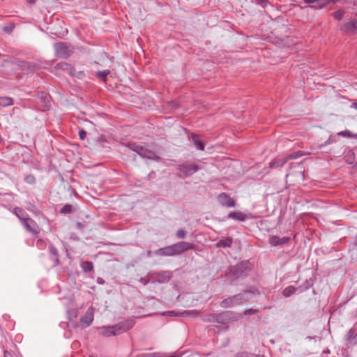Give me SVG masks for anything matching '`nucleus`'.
I'll list each match as a JSON object with an SVG mask.
<instances>
[{"instance_id":"obj_1","label":"nucleus","mask_w":357,"mask_h":357,"mask_svg":"<svg viewBox=\"0 0 357 357\" xmlns=\"http://www.w3.org/2000/svg\"><path fill=\"white\" fill-rule=\"evenodd\" d=\"M255 294H259L258 290L255 289L243 290L239 294L224 298L220 302V306L223 308L234 307L248 301Z\"/></svg>"},{"instance_id":"obj_2","label":"nucleus","mask_w":357,"mask_h":357,"mask_svg":"<svg viewBox=\"0 0 357 357\" xmlns=\"http://www.w3.org/2000/svg\"><path fill=\"white\" fill-rule=\"evenodd\" d=\"M130 150L136 152L141 158L152 160H159L160 158L154 151L147 149L136 143H128L126 144Z\"/></svg>"},{"instance_id":"obj_3","label":"nucleus","mask_w":357,"mask_h":357,"mask_svg":"<svg viewBox=\"0 0 357 357\" xmlns=\"http://www.w3.org/2000/svg\"><path fill=\"white\" fill-rule=\"evenodd\" d=\"M55 55L59 58L66 59L73 53L74 48L70 44L64 42H59L54 44Z\"/></svg>"},{"instance_id":"obj_4","label":"nucleus","mask_w":357,"mask_h":357,"mask_svg":"<svg viewBox=\"0 0 357 357\" xmlns=\"http://www.w3.org/2000/svg\"><path fill=\"white\" fill-rule=\"evenodd\" d=\"M242 314L233 311H224L218 313V323L220 324H227L229 322L237 321L241 319Z\"/></svg>"},{"instance_id":"obj_5","label":"nucleus","mask_w":357,"mask_h":357,"mask_svg":"<svg viewBox=\"0 0 357 357\" xmlns=\"http://www.w3.org/2000/svg\"><path fill=\"white\" fill-rule=\"evenodd\" d=\"M199 169V167L196 164H189L187 162L180 164L178 166V171L180 175L188 177L192 176Z\"/></svg>"},{"instance_id":"obj_6","label":"nucleus","mask_w":357,"mask_h":357,"mask_svg":"<svg viewBox=\"0 0 357 357\" xmlns=\"http://www.w3.org/2000/svg\"><path fill=\"white\" fill-rule=\"evenodd\" d=\"M135 324L133 319H127L113 325V326L116 335H118L132 328Z\"/></svg>"},{"instance_id":"obj_7","label":"nucleus","mask_w":357,"mask_h":357,"mask_svg":"<svg viewBox=\"0 0 357 357\" xmlns=\"http://www.w3.org/2000/svg\"><path fill=\"white\" fill-rule=\"evenodd\" d=\"M346 346H354L357 344V324L347 332L344 336Z\"/></svg>"},{"instance_id":"obj_8","label":"nucleus","mask_w":357,"mask_h":357,"mask_svg":"<svg viewBox=\"0 0 357 357\" xmlns=\"http://www.w3.org/2000/svg\"><path fill=\"white\" fill-rule=\"evenodd\" d=\"M175 255H180L185 251L192 250L195 248V244L192 243L181 241L172 245Z\"/></svg>"},{"instance_id":"obj_9","label":"nucleus","mask_w":357,"mask_h":357,"mask_svg":"<svg viewBox=\"0 0 357 357\" xmlns=\"http://www.w3.org/2000/svg\"><path fill=\"white\" fill-rule=\"evenodd\" d=\"M248 269L247 262H241L230 268V273L236 278L243 276L246 273Z\"/></svg>"},{"instance_id":"obj_10","label":"nucleus","mask_w":357,"mask_h":357,"mask_svg":"<svg viewBox=\"0 0 357 357\" xmlns=\"http://www.w3.org/2000/svg\"><path fill=\"white\" fill-rule=\"evenodd\" d=\"M218 201L219 204L225 207L230 208V207H234L236 202L235 201L230 197L229 195H227L225 192L220 193L218 197Z\"/></svg>"},{"instance_id":"obj_11","label":"nucleus","mask_w":357,"mask_h":357,"mask_svg":"<svg viewBox=\"0 0 357 357\" xmlns=\"http://www.w3.org/2000/svg\"><path fill=\"white\" fill-rule=\"evenodd\" d=\"M93 310L92 307L88 308L85 314L80 319V324L83 328L89 327L93 321Z\"/></svg>"},{"instance_id":"obj_12","label":"nucleus","mask_w":357,"mask_h":357,"mask_svg":"<svg viewBox=\"0 0 357 357\" xmlns=\"http://www.w3.org/2000/svg\"><path fill=\"white\" fill-rule=\"evenodd\" d=\"M341 30L349 34H357V19H353L344 23Z\"/></svg>"},{"instance_id":"obj_13","label":"nucleus","mask_w":357,"mask_h":357,"mask_svg":"<svg viewBox=\"0 0 357 357\" xmlns=\"http://www.w3.org/2000/svg\"><path fill=\"white\" fill-rule=\"evenodd\" d=\"M22 224L28 231L33 234H38L37 224L31 218H23Z\"/></svg>"},{"instance_id":"obj_14","label":"nucleus","mask_w":357,"mask_h":357,"mask_svg":"<svg viewBox=\"0 0 357 357\" xmlns=\"http://www.w3.org/2000/svg\"><path fill=\"white\" fill-rule=\"evenodd\" d=\"M290 237L283 236L280 237L278 236H273L269 239V243L272 246H279L287 244L289 242Z\"/></svg>"},{"instance_id":"obj_15","label":"nucleus","mask_w":357,"mask_h":357,"mask_svg":"<svg viewBox=\"0 0 357 357\" xmlns=\"http://www.w3.org/2000/svg\"><path fill=\"white\" fill-rule=\"evenodd\" d=\"M155 281L159 284L168 282L172 278V273L169 271H165L155 274Z\"/></svg>"},{"instance_id":"obj_16","label":"nucleus","mask_w":357,"mask_h":357,"mask_svg":"<svg viewBox=\"0 0 357 357\" xmlns=\"http://www.w3.org/2000/svg\"><path fill=\"white\" fill-rule=\"evenodd\" d=\"M56 70H59L68 73L69 75H74L75 69L73 66L65 61L60 62L56 64L54 66Z\"/></svg>"},{"instance_id":"obj_17","label":"nucleus","mask_w":357,"mask_h":357,"mask_svg":"<svg viewBox=\"0 0 357 357\" xmlns=\"http://www.w3.org/2000/svg\"><path fill=\"white\" fill-rule=\"evenodd\" d=\"M155 255L158 256H174L175 255V253L172 245L156 250L155 251Z\"/></svg>"},{"instance_id":"obj_18","label":"nucleus","mask_w":357,"mask_h":357,"mask_svg":"<svg viewBox=\"0 0 357 357\" xmlns=\"http://www.w3.org/2000/svg\"><path fill=\"white\" fill-rule=\"evenodd\" d=\"M326 0H304V3L310 5L313 9H323L326 7Z\"/></svg>"},{"instance_id":"obj_19","label":"nucleus","mask_w":357,"mask_h":357,"mask_svg":"<svg viewBox=\"0 0 357 357\" xmlns=\"http://www.w3.org/2000/svg\"><path fill=\"white\" fill-rule=\"evenodd\" d=\"M49 252H50V257L51 260L54 261V266H58L60 264L59 258V252L57 249L53 245H50L49 246Z\"/></svg>"},{"instance_id":"obj_20","label":"nucleus","mask_w":357,"mask_h":357,"mask_svg":"<svg viewBox=\"0 0 357 357\" xmlns=\"http://www.w3.org/2000/svg\"><path fill=\"white\" fill-rule=\"evenodd\" d=\"M228 218L244 222L248 218V216L241 211H233L228 214Z\"/></svg>"},{"instance_id":"obj_21","label":"nucleus","mask_w":357,"mask_h":357,"mask_svg":"<svg viewBox=\"0 0 357 357\" xmlns=\"http://www.w3.org/2000/svg\"><path fill=\"white\" fill-rule=\"evenodd\" d=\"M192 141L195 145V146L201 151L204 150V142L199 139V136L195 133H192L191 135Z\"/></svg>"},{"instance_id":"obj_22","label":"nucleus","mask_w":357,"mask_h":357,"mask_svg":"<svg viewBox=\"0 0 357 357\" xmlns=\"http://www.w3.org/2000/svg\"><path fill=\"white\" fill-rule=\"evenodd\" d=\"M287 162V158H275L270 162L269 167L271 169H275L283 166Z\"/></svg>"},{"instance_id":"obj_23","label":"nucleus","mask_w":357,"mask_h":357,"mask_svg":"<svg viewBox=\"0 0 357 357\" xmlns=\"http://www.w3.org/2000/svg\"><path fill=\"white\" fill-rule=\"evenodd\" d=\"M101 334L103 336L105 337H110L112 335H116L114 326H104L102 328Z\"/></svg>"},{"instance_id":"obj_24","label":"nucleus","mask_w":357,"mask_h":357,"mask_svg":"<svg viewBox=\"0 0 357 357\" xmlns=\"http://www.w3.org/2000/svg\"><path fill=\"white\" fill-rule=\"evenodd\" d=\"M40 68V63L38 62L27 61L26 72L33 73Z\"/></svg>"},{"instance_id":"obj_25","label":"nucleus","mask_w":357,"mask_h":357,"mask_svg":"<svg viewBox=\"0 0 357 357\" xmlns=\"http://www.w3.org/2000/svg\"><path fill=\"white\" fill-rule=\"evenodd\" d=\"M81 268L84 272H91L93 269V264L92 261H84L81 264Z\"/></svg>"},{"instance_id":"obj_26","label":"nucleus","mask_w":357,"mask_h":357,"mask_svg":"<svg viewBox=\"0 0 357 357\" xmlns=\"http://www.w3.org/2000/svg\"><path fill=\"white\" fill-rule=\"evenodd\" d=\"M13 103V99L10 97H0V105L2 107L10 106Z\"/></svg>"},{"instance_id":"obj_27","label":"nucleus","mask_w":357,"mask_h":357,"mask_svg":"<svg viewBox=\"0 0 357 357\" xmlns=\"http://www.w3.org/2000/svg\"><path fill=\"white\" fill-rule=\"evenodd\" d=\"M233 241L231 238H227L225 240H221L220 241L217 246L218 247H222V248H230L232 245Z\"/></svg>"},{"instance_id":"obj_28","label":"nucleus","mask_w":357,"mask_h":357,"mask_svg":"<svg viewBox=\"0 0 357 357\" xmlns=\"http://www.w3.org/2000/svg\"><path fill=\"white\" fill-rule=\"evenodd\" d=\"M109 73L110 70L107 69L102 71H98L96 73V77L105 82L107 81V77Z\"/></svg>"},{"instance_id":"obj_29","label":"nucleus","mask_w":357,"mask_h":357,"mask_svg":"<svg viewBox=\"0 0 357 357\" xmlns=\"http://www.w3.org/2000/svg\"><path fill=\"white\" fill-rule=\"evenodd\" d=\"M296 289L297 288L294 286H289L283 290L282 295L287 298L289 297L296 291Z\"/></svg>"},{"instance_id":"obj_30","label":"nucleus","mask_w":357,"mask_h":357,"mask_svg":"<svg viewBox=\"0 0 357 357\" xmlns=\"http://www.w3.org/2000/svg\"><path fill=\"white\" fill-rule=\"evenodd\" d=\"M218 316V313H212L207 316H206L204 318H203V321L208 323H218V318L216 317Z\"/></svg>"},{"instance_id":"obj_31","label":"nucleus","mask_w":357,"mask_h":357,"mask_svg":"<svg viewBox=\"0 0 357 357\" xmlns=\"http://www.w3.org/2000/svg\"><path fill=\"white\" fill-rule=\"evenodd\" d=\"M15 65L22 71H26L27 61L16 59L14 62Z\"/></svg>"},{"instance_id":"obj_32","label":"nucleus","mask_w":357,"mask_h":357,"mask_svg":"<svg viewBox=\"0 0 357 357\" xmlns=\"http://www.w3.org/2000/svg\"><path fill=\"white\" fill-rule=\"evenodd\" d=\"M345 13V11L344 10L340 9L335 12H334L332 15L335 20H341Z\"/></svg>"},{"instance_id":"obj_33","label":"nucleus","mask_w":357,"mask_h":357,"mask_svg":"<svg viewBox=\"0 0 357 357\" xmlns=\"http://www.w3.org/2000/svg\"><path fill=\"white\" fill-rule=\"evenodd\" d=\"M15 29V24L14 23H10L8 25L3 27V31L8 33L10 34Z\"/></svg>"},{"instance_id":"obj_34","label":"nucleus","mask_w":357,"mask_h":357,"mask_svg":"<svg viewBox=\"0 0 357 357\" xmlns=\"http://www.w3.org/2000/svg\"><path fill=\"white\" fill-rule=\"evenodd\" d=\"M60 213H63V214H70L72 213V206L70 204H66L64 205L61 211H60Z\"/></svg>"},{"instance_id":"obj_35","label":"nucleus","mask_w":357,"mask_h":357,"mask_svg":"<svg viewBox=\"0 0 357 357\" xmlns=\"http://www.w3.org/2000/svg\"><path fill=\"white\" fill-rule=\"evenodd\" d=\"M24 180L28 184H33L36 183V178L32 174L25 176Z\"/></svg>"},{"instance_id":"obj_36","label":"nucleus","mask_w":357,"mask_h":357,"mask_svg":"<svg viewBox=\"0 0 357 357\" xmlns=\"http://www.w3.org/2000/svg\"><path fill=\"white\" fill-rule=\"evenodd\" d=\"M136 357H160L158 353H144L138 354Z\"/></svg>"},{"instance_id":"obj_37","label":"nucleus","mask_w":357,"mask_h":357,"mask_svg":"<svg viewBox=\"0 0 357 357\" xmlns=\"http://www.w3.org/2000/svg\"><path fill=\"white\" fill-rule=\"evenodd\" d=\"M70 75L73 76V77H76L77 78L82 79L85 77V73L84 71L80 70V71L77 72L75 70L74 75Z\"/></svg>"},{"instance_id":"obj_38","label":"nucleus","mask_w":357,"mask_h":357,"mask_svg":"<svg viewBox=\"0 0 357 357\" xmlns=\"http://www.w3.org/2000/svg\"><path fill=\"white\" fill-rule=\"evenodd\" d=\"M301 155H302L301 152L298 151V152H294L293 153L289 154L286 158L288 160H291V159L298 158L301 157Z\"/></svg>"},{"instance_id":"obj_39","label":"nucleus","mask_w":357,"mask_h":357,"mask_svg":"<svg viewBox=\"0 0 357 357\" xmlns=\"http://www.w3.org/2000/svg\"><path fill=\"white\" fill-rule=\"evenodd\" d=\"M257 312H258V310L250 308V309L245 310L243 312V314L248 316V315L255 314Z\"/></svg>"},{"instance_id":"obj_40","label":"nucleus","mask_w":357,"mask_h":357,"mask_svg":"<svg viewBox=\"0 0 357 357\" xmlns=\"http://www.w3.org/2000/svg\"><path fill=\"white\" fill-rule=\"evenodd\" d=\"M14 211L16 215L22 220L23 218H22L21 216L24 213V210L20 207H16L15 208Z\"/></svg>"},{"instance_id":"obj_41","label":"nucleus","mask_w":357,"mask_h":357,"mask_svg":"<svg viewBox=\"0 0 357 357\" xmlns=\"http://www.w3.org/2000/svg\"><path fill=\"white\" fill-rule=\"evenodd\" d=\"M185 235H186V231L185 230H183V229H179L176 232V236L178 238H184Z\"/></svg>"},{"instance_id":"obj_42","label":"nucleus","mask_w":357,"mask_h":357,"mask_svg":"<svg viewBox=\"0 0 357 357\" xmlns=\"http://www.w3.org/2000/svg\"><path fill=\"white\" fill-rule=\"evenodd\" d=\"M338 135L351 137L352 133L349 130H344V131L340 132L338 133Z\"/></svg>"},{"instance_id":"obj_43","label":"nucleus","mask_w":357,"mask_h":357,"mask_svg":"<svg viewBox=\"0 0 357 357\" xmlns=\"http://www.w3.org/2000/svg\"><path fill=\"white\" fill-rule=\"evenodd\" d=\"M257 4L261 6L263 8L266 7L268 3L267 0H254Z\"/></svg>"},{"instance_id":"obj_44","label":"nucleus","mask_w":357,"mask_h":357,"mask_svg":"<svg viewBox=\"0 0 357 357\" xmlns=\"http://www.w3.org/2000/svg\"><path fill=\"white\" fill-rule=\"evenodd\" d=\"M87 132L84 130H80L79 131V136L80 139L84 140L86 137Z\"/></svg>"},{"instance_id":"obj_45","label":"nucleus","mask_w":357,"mask_h":357,"mask_svg":"<svg viewBox=\"0 0 357 357\" xmlns=\"http://www.w3.org/2000/svg\"><path fill=\"white\" fill-rule=\"evenodd\" d=\"M27 208L29 211H31L34 212L35 213H39V211H38V210H36V209L35 208V206H34L33 204H31V203H29V206H27V208Z\"/></svg>"},{"instance_id":"obj_46","label":"nucleus","mask_w":357,"mask_h":357,"mask_svg":"<svg viewBox=\"0 0 357 357\" xmlns=\"http://www.w3.org/2000/svg\"><path fill=\"white\" fill-rule=\"evenodd\" d=\"M76 227L79 229H83L84 228V225L82 223L79 222H77L76 223Z\"/></svg>"},{"instance_id":"obj_47","label":"nucleus","mask_w":357,"mask_h":357,"mask_svg":"<svg viewBox=\"0 0 357 357\" xmlns=\"http://www.w3.org/2000/svg\"><path fill=\"white\" fill-rule=\"evenodd\" d=\"M139 282L142 283L144 285H146L149 283V280L143 278H140Z\"/></svg>"},{"instance_id":"obj_48","label":"nucleus","mask_w":357,"mask_h":357,"mask_svg":"<svg viewBox=\"0 0 357 357\" xmlns=\"http://www.w3.org/2000/svg\"><path fill=\"white\" fill-rule=\"evenodd\" d=\"M97 282H98L99 284H105V280H104V279H102V278H98V279H97Z\"/></svg>"},{"instance_id":"obj_49","label":"nucleus","mask_w":357,"mask_h":357,"mask_svg":"<svg viewBox=\"0 0 357 357\" xmlns=\"http://www.w3.org/2000/svg\"><path fill=\"white\" fill-rule=\"evenodd\" d=\"M167 313L171 315H173V316H178V315L181 314V313H177V312H175L174 311H169V312H167Z\"/></svg>"},{"instance_id":"obj_50","label":"nucleus","mask_w":357,"mask_h":357,"mask_svg":"<svg viewBox=\"0 0 357 357\" xmlns=\"http://www.w3.org/2000/svg\"><path fill=\"white\" fill-rule=\"evenodd\" d=\"M4 357H13V355L8 351H4Z\"/></svg>"},{"instance_id":"obj_51","label":"nucleus","mask_w":357,"mask_h":357,"mask_svg":"<svg viewBox=\"0 0 357 357\" xmlns=\"http://www.w3.org/2000/svg\"><path fill=\"white\" fill-rule=\"evenodd\" d=\"M188 314H191L192 316L197 317V316H198L199 313H198V312L193 310V311L189 312Z\"/></svg>"},{"instance_id":"obj_52","label":"nucleus","mask_w":357,"mask_h":357,"mask_svg":"<svg viewBox=\"0 0 357 357\" xmlns=\"http://www.w3.org/2000/svg\"><path fill=\"white\" fill-rule=\"evenodd\" d=\"M339 0H326V6L329 4L331 2H333V3H336Z\"/></svg>"},{"instance_id":"obj_53","label":"nucleus","mask_w":357,"mask_h":357,"mask_svg":"<svg viewBox=\"0 0 357 357\" xmlns=\"http://www.w3.org/2000/svg\"><path fill=\"white\" fill-rule=\"evenodd\" d=\"M351 107L357 109V100L351 105Z\"/></svg>"},{"instance_id":"obj_54","label":"nucleus","mask_w":357,"mask_h":357,"mask_svg":"<svg viewBox=\"0 0 357 357\" xmlns=\"http://www.w3.org/2000/svg\"><path fill=\"white\" fill-rule=\"evenodd\" d=\"M171 103L172 104V106L174 107H177L178 106L176 101H172V102H171Z\"/></svg>"},{"instance_id":"obj_55","label":"nucleus","mask_w":357,"mask_h":357,"mask_svg":"<svg viewBox=\"0 0 357 357\" xmlns=\"http://www.w3.org/2000/svg\"><path fill=\"white\" fill-rule=\"evenodd\" d=\"M248 357H263V356H261L260 355H256V354H251L248 355Z\"/></svg>"},{"instance_id":"obj_56","label":"nucleus","mask_w":357,"mask_h":357,"mask_svg":"<svg viewBox=\"0 0 357 357\" xmlns=\"http://www.w3.org/2000/svg\"><path fill=\"white\" fill-rule=\"evenodd\" d=\"M347 162H348L349 164H352V163H353V160H351V161L347 160Z\"/></svg>"},{"instance_id":"obj_57","label":"nucleus","mask_w":357,"mask_h":357,"mask_svg":"<svg viewBox=\"0 0 357 357\" xmlns=\"http://www.w3.org/2000/svg\"><path fill=\"white\" fill-rule=\"evenodd\" d=\"M34 1H35V0H29V2H30V3H33V2H34Z\"/></svg>"},{"instance_id":"obj_58","label":"nucleus","mask_w":357,"mask_h":357,"mask_svg":"<svg viewBox=\"0 0 357 357\" xmlns=\"http://www.w3.org/2000/svg\"><path fill=\"white\" fill-rule=\"evenodd\" d=\"M293 1H295V2H297V1H296V0H293Z\"/></svg>"}]
</instances>
